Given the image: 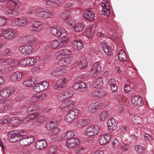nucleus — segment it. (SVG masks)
<instances>
[{
	"mask_svg": "<svg viewBox=\"0 0 154 154\" xmlns=\"http://www.w3.org/2000/svg\"><path fill=\"white\" fill-rule=\"evenodd\" d=\"M20 143L22 146H26L33 143L35 140L33 136L29 135V133L23 131L19 132Z\"/></svg>",
	"mask_w": 154,
	"mask_h": 154,
	"instance_id": "nucleus-1",
	"label": "nucleus"
},
{
	"mask_svg": "<svg viewBox=\"0 0 154 154\" xmlns=\"http://www.w3.org/2000/svg\"><path fill=\"white\" fill-rule=\"evenodd\" d=\"M35 49L34 46L30 44L20 46L18 48L19 52L24 56L29 55L32 54L34 51Z\"/></svg>",
	"mask_w": 154,
	"mask_h": 154,
	"instance_id": "nucleus-2",
	"label": "nucleus"
},
{
	"mask_svg": "<svg viewBox=\"0 0 154 154\" xmlns=\"http://www.w3.org/2000/svg\"><path fill=\"white\" fill-rule=\"evenodd\" d=\"M47 129L51 131V134L53 135H57L61 131V129L58 126V123L56 122H48L46 125Z\"/></svg>",
	"mask_w": 154,
	"mask_h": 154,
	"instance_id": "nucleus-3",
	"label": "nucleus"
},
{
	"mask_svg": "<svg viewBox=\"0 0 154 154\" xmlns=\"http://www.w3.org/2000/svg\"><path fill=\"white\" fill-rule=\"evenodd\" d=\"M99 131V129L98 125H90L86 129L84 134L88 136H92L97 134Z\"/></svg>",
	"mask_w": 154,
	"mask_h": 154,
	"instance_id": "nucleus-4",
	"label": "nucleus"
},
{
	"mask_svg": "<svg viewBox=\"0 0 154 154\" xmlns=\"http://www.w3.org/2000/svg\"><path fill=\"white\" fill-rule=\"evenodd\" d=\"M79 114V110L74 109L69 112L65 116V120L67 122H72L78 117Z\"/></svg>",
	"mask_w": 154,
	"mask_h": 154,
	"instance_id": "nucleus-5",
	"label": "nucleus"
},
{
	"mask_svg": "<svg viewBox=\"0 0 154 154\" xmlns=\"http://www.w3.org/2000/svg\"><path fill=\"white\" fill-rule=\"evenodd\" d=\"M51 33L56 37H60L66 35V31L65 29L60 27H52L51 29Z\"/></svg>",
	"mask_w": 154,
	"mask_h": 154,
	"instance_id": "nucleus-6",
	"label": "nucleus"
},
{
	"mask_svg": "<svg viewBox=\"0 0 154 154\" xmlns=\"http://www.w3.org/2000/svg\"><path fill=\"white\" fill-rule=\"evenodd\" d=\"M72 54V51L67 49L60 50L57 51L55 54L56 58L60 60L63 58H68Z\"/></svg>",
	"mask_w": 154,
	"mask_h": 154,
	"instance_id": "nucleus-7",
	"label": "nucleus"
},
{
	"mask_svg": "<svg viewBox=\"0 0 154 154\" xmlns=\"http://www.w3.org/2000/svg\"><path fill=\"white\" fill-rule=\"evenodd\" d=\"M69 22V25L73 28L75 32H81L84 29V23H76L73 20H70Z\"/></svg>",
	"mask_w": 154,
	"mask_h": 154,
	"instance_id": "nucleus-8",
	"label": "nucleus"
},
{
	"mask_svg": "<svg viewBox=\"0 0 154 154\" xmlns=\"http://www.w3.org/2000/svg\"><path fill=\"white\" fill-rule=\"evenodd\" d=\"M101 66L99 62L94 63L92 66L91 69L89 72L91 76L94 77L96 76L100 73L101 70Z\"/></svg>",
	"mask_w": 154,
	"mask_h": 154,
	"instance_id": "nucleus-9",
	"label": "nucleus"
},
{
	"mask_svg": "<svg viewBox=\"0 0 154 154\" xmlns=\"http://www.w3.org/2000/svg\"><path fill=\"white\" fill-rule=\"evenodd\" d=\"M103 8L101 14L107 17L110 14V7L108 2L106 0H103L100 3Z\"/></svg>",
	"mask_w": 154,
	"mask_h": 154,
	"instance_id": "nucleus-10",
	"label": "nucleus"
},
{
	"mask_svg": "<svg viewBox=\"0 0 154 154\" xmlns=\"http://www.w3.org/2000/svg\"><path fill=\"white\" fill-rule=\"evenodd\" d=\"M4 13L6 15L12 16L16 15L19 13V10L18 8H13L12 6L8 7V4L6 8L4 11Z\"/></svg>",
	"mask_w": 154,
	"mask_h": 154,
	"instance_id": "nucleus-11",
	"label": "nucleus"
},
{
	"mask_svg": "<svg viewBox=\"0 0 154 154\" xmlns=\"http://www.w3.org/2000/svg\"><path fill=\"white\" fill-rule=\"evenodd\" d=\"M80 141L79 139L76 138L69 139L66 142L65 145L68 148H73L80 144Z\"/></svg>",
	"mask_w": 154,
	"mask_h": 154,
	"instance_id": "nucleus-12",
	"label": "nucleus"
},
{
	"mask_svg": "<svg viewBox=\"0 0 154 154\" xmlns=\"http://www.w3.org/2000/svg\"><path fill=\"white\" fill-rule=\"evenodd\" d=\"M36 16L41 18L47 19L51 18L54 16L51 12L46 11H40L36 13Z\"/></svg>",
	"mask_w": 154,
	"mask_h": 154,
	"instance_id": "nucleus-13",
	"label": "nucleus"
},
{
	"mask_svg": "<svg viewBox=\"0 0 154 154\" xmlns=\"http://www.w3.org/2000/svg\"><path fill=\"white\" fill-rule=\"evenodd\" d=\"M15 91L14 88L6 87L0 92V95L3 97H8L11 94H13Z\"/></svg>",
	"mask_w": 154,
	"mask_h": 154,
	"instance_id": "nucleus-14",
	"label": "nucleus"
},
{
	"mask_svg": "<svg viewBox=\"0 0 154 154\" xmlns=\"http://www.w3.org/2000/svg\"><path fill=\"white\" fill-rule=\"evenodd\" d=\"M100 45L105 53L109 56L112 55V48L106 42L103 41L101 42Z\"/></svg>",
	"mask_w": 154,
	"mask_h": 154,
	"instance_id": "nucleus-15",
	"label": "nucleus"
},
{
	"mask_svg": "<svg viewBox=\"0 0 154 154\" xmlns=\"http://www.w3.org/2000/svg\"><path fill=\"white\" fill-rule=\"evenodd\" d=\"M83 16L85 19L89 21L93 20L95 18V14L91 9H86Z\"/></svg>",
	"mask_w": 154,
	"mask_h": 154,
	"instance_id": "nucleus-16",
	"label": "nucleus"
},
{
	"mask_svg": "<svg viewBox=\"0 0 154 154\" xmlns=\"http://www.w3.org/2000/svg\"><path fill=\"white\" fill-rule=\"evenodd\" d=\"M44 4L47 6L51 7H57L61 4L60 0H43Z\"/></svg>",
	"mask_w": 154,
	"mask_h": 154,
	"instance_id": "nucleus-17",
	"label": "nucleus"
},
{
	"mask_svg": "<svg viewBox=\"0 0 154 154\" xmlns=\"http://www.w3.org/2000/svg\"><path fill=\"white\" fill-rule=\"evenodd\" d=\"M111 138V135L109 134H106L100 136L98 139L99 143L100 145L106 144L109 141Z\"/></svg>",
	"mask_w": 154,
	"mask_h": 154,
	"instance_id": "nucleus-18",
	"label": "nucleus"
},
{
	"mask_svg": "<svg viewBox=\"0 0 154 154\" xmlns=\"http://www.w3.org/2000/svg\"><path fill=\"white\" fill-rule=\"evenodd\" d=\"M93 98L95 100H98L104 97L105 93L103 90H96L92 92Z\"/></svg>",
	"mask_w": 154,
	"mask_h": 154,
	"instance_id": "nucleus-19",
	"label": "nucleus"
},
{
	"mask_svg": "<svg viewBox=\"0 0 154 154\" xmlns=\"http://www.w3.org/2000/svg\"><path fill=\"white\" fill-rule=\"evenodd\" d=\"M3 36L4 38L6 39L13 38L15 36V32L11 29H7L3 31Z\"/></svg>",
	"mask_w": 154,
	"mask_h": 154,
	"instance_id": "nucleus-20",
	"label": "nucleus"
},
{
	"mask_svg": "<svg viewBox=\"0 0 154 154\" xmlns=\"http://www.w3.org/2000/svg\"><path fill=\"white\" fill-rule=\"evenodd\" d=\"M16 133L15 131L11 132L8 134L9 140L11 142H15L17 140H19V132Z\"/></svg>",
	"mask_w": 154,
	"mask_h": 154,
	"instance_id": "nucleus-21",
	"label": "nucleus"
},
{
	"mask_svg": "<svg viewBox=\"0 0 154 154\" xmlns=\"http://www.w3.org/2000/svg\"><path fill=\"white\" fill-rule=\"evenodd\" d=\"M131 101L132 103L135 106L140 107L143 105L142 98L138 95L132 97Z\"/></svg>",
	"mask_w": 154,
	"mask_h": 154,
	"instance_id": "nucleus-22",
	"label": "nucleus"
},
{
	"mask_svg": "<svg viewBox=\"0 0 154 154\" xmlns=\"http://www.w3.org/2000/svg\"><path fill=\"white\" fill-rule=\"evenodd\" d=\"M108 130L110 132L115 130L117 128V124L114 119H109L107 121Z\"/></svg>",
	"mask_w": 154,
	"mask_h": 154,
	"instance_id": "nucleus-23",
	"label": "nucleus"
},
{
	"mask_svg": "<svg viewBox=\"0 0 154 154\" xmlns=\"http://www.w3.org/2000/svg\"><path fill=\"white\" fill-rule=\"evenodd\" d=\"M23 77L22 73L20 71H17L12 73L11 75V80L14 82L20 80Z\"/></svg>",
	"mask_w": 154,
	"mask_h": 154,
	"instance_id": "nucleus-24",
	"label": "nucleus"
},
{
	"mask_svg": "<svg viewBox=\"0 0 154 154\" xmlns=\"http://www.w3.org/2000/svg\"><path fill=\"white\" fill-rule=\"evenodd\" d=\"M72 45L74 49L78 51H80L84 48L82 41L80 40H77L74 41Z\"/></svg>",
	"mask_w": 154,
	"mask_h": 154,
	"instance_id": "nucleus-25",
	"label": "nucleus"
},
{
	"mask_svg": "<svg viewBox=\"0 0 154 154\" xmlns=\"http://www.w3.org/2000/svg\"><path fill=\"white\" fill-rule=\"evenodd\" d=\"M88 124V121L87 119H80L76 122L75 126L80 129H82L86 127Z\"/></svg>",
	"mask_w": 154,
	"mask_h": 154,
	"instance_id": "nucleus-26",
	"label": "nucleus"
},
{
	"mask_svg": "<svg viewBox=\"0 0 154 154\" xmlns=\"http://www.w3.org/2000/svg\"><path fill=\"white\" fill-rule=\"evenodd\" d=\"M66 73V70L65 69H56L53 70L51 75L56 77L63 75Z\"/></svg>",
	"mask_w": 154,
	"mask_h": 154,
	"instance_id": "nucleus-27",
	"label": "nucleus"
},
{
	"mask_svg": "<svg viewBox=\"0 0 154 154\" xmlns=\"http://www.w3.org/2000/svg\"><path fill=\"white\" fill-rule=\"evenodd\" d=\"M48 146V144L45 140H40L35 143L36 148L37 149H42Z\"/></svg>",
	"mask_w": 154,
	"mask_h": 154,
	"instance_id": "nucleus-28",
	"label": "nucleus"
},
{
	"mask_svg": "<svg viewBox=\"0 0 154 154\" xmlns=\"http://www.w3.org/2000/svg\"><path fill=\"white\" fill-rule=\"evenodd\" d=\"M75 105V102L70 100H68L65 102L62 103L60 106V109L65 108L67 107L72 108Z\"/></svg>",
	"mask_w": 154,
	"mask_h": 154,
	"instance_id": "nucleus-29",
	"label": "nucleus"
},
{
	"mask_svg": "<svg viewBox=\"0 0 154 154\" xmlns=\"http://www.w3.org/2000/svg\"><path fill=\"white\" fill-rule=\"evenodd\" d=\"M67 79L65 78H62L56 82L55 87L57 88H64L66 85Z\"/></svg>",
	"mask_w": 154,
	"mask_h": 154,
	"instance_id": "nucleus-30",
	"label": "nucleus"
},
{
	"mask_svg": "<svg viewBox=\"0 0 154 154\" xmlns=\"http://www.w3.org/2000/svg\"><path fill=\"white\" fill-rule=\"evenodd\" d=\"M71 16V13L69 11H66V12L63 13L61 14V17L62 18L65 20L66 23L69 25V21L72 20L70 18Z\"/></svg>",
	"mask_w": 154,
	"mask_h": 154,
	"instance_id": "nucleus-31",
	"label": "nucleus"
},
{
	"mask_svg": "<svg viewBox=\"0 0 154 154\" xmlns=\"http://www.w3.org/2000/svg\"><path fill=\"white\" fill-rule=\"evenodd\" d=\"M103 84V78L100 77L93 81L92 85L94 87L98 88L101 87Z\"/></svg>",
	"mask_w": 154,
	"mask_h": 154,
	"instance_id": "nucleus-32",
	"label": "nucleus"
},
{
	"mask_svg": "<svg viewBox=\"0 0 154 154\" xmlns=\"http://www.w3.org/2000/svg\"><path fill=\"white\" fill-rule=\"evenodd\" d=\"M49 47L53 49H59L61 48L59 40H54L51 41L49 44Z\"/></svg>",
	"mask_w": 154,
	"mask_h": 154,
	"instance_id": "nucleus-33",
	"label": "nucleus"
},
{
	"mask_svg": "<svg viewBox=\"0 0 154 154\" xmlns=\"http://www.w3.org/2000/svg\"><path fill=\"white\" fill-rule=\"evenodd\" d=\"M60 37L61 38L59 40V42L61 48L67 45L69 42V40L67 35V34L66 35H63Z\"/></svg>",
	"mask_w": 154,
	"mask_h": 154,
	"instance_id": "nucleus-34",
	"label": "nucleus"
},
{
	"mask_svg": "<svg viewBox=\"0 0 154 154\" xmlns=\"http://www.w3.org/2000/svg\"><path fill=\"white\" fill-rule=\"evenodd\" d=\"M109 84L110 88L113 92H115L117 90V87L116 85V82L114 79H111L109 81Z\"/></svg>",
	"mask_w": 154,
	"mask_h": 154,
	"instance_id": "nucleus-35",
	"label": "nucleus"
},
{
	"mask_svg": "<svg viewBox=\"0 0 154 154\" xmlns=\"http://www.w3.org/2000/svg\"><path fill=\"white\" fill-rule=\"evenodd\" d=\"M109 116V112L104 111H102L100 114L99 116V120L101 121H103L107 119Z\"/></svg>",
	"mask_w": 154,
	"mask_h": 154,
	"instance_id": "nucleus-36",
	"label": "nucleus"
},
{
	"mask_svg": "<svg viewBox=\"0 0 154 154\" xmlns=\"http://www.w3.org/2000/svg\"><path fill=\"white\" fill-rule=\"evenodd\" d=\"M34 84V81L31 78H29L25 79L23 82V86L25 87H32Z\"/></svg>",
	"mask_w": 154,
	"mask_h": 154,
	"instance_id": "nucleus-37",
	"label": "nucleus"
},
{
	"mask_svg": "<svg viewBox=\"0 0 154 154\" xmlns=\"http://www.w3.org/2000/svg\"><path fill=\"white\" fill-rule=\"evenodd\" d=\"M59 60V64L60 66H66L69 65L71 63V60L68 58H63L60 60Z\"/></svg>",
	"mask_w": 154,
	"mask_h": 154,
	"instance_id": "nucleus-38",
	"label": "nucleus"
},
{
	"mask_svg": "<svg viewBox=\"0 0 154 154\" xmlns=\"http://www.w3.org/2000/svg\"><path fill=\"white\" fill-rule=\"evenodd\" d=\"M33 24L34 27L36 28V32H39L42 30L43 26L41 22L36 21L34 22Z\"/></svg>",
	"mask_w": 154,
	"mask_h": 154,
	"instance_id": "nucleus-39",
	"label": "nucleus"
},
{
	"mask_svg": "<svg viewBox=\"0 0 154 154\" xmlns=\"http://www.w3.org/2000/svg\"><path fill=\"white\" fill-rule=\"evenodd\" d=\"M61 93L66 100L72 97L73 96L72 91L69 89L64 90L61 92Z\"/></svg>",
	"mask_w": 154,
	"mask_h": 154,
	"instance_id": "nucleus-40",
	"label": "nucleus"
},
{
	"mask_svg": "<svg viewBox=\"0 0 154 154\" xmlns=\"http://www.w3.org/2000/svg\"><path fill=\"white\" fill-rule=\"evenodd\" d=\"M118 58L119 60L121 61H125L127 60L126 54L123 50H120L119 53Z\"/></svg>",
	"mask_w": 154,
	"mask_h": 154,
	"instance_id": "nucleus-41",
	"label": "nucleus"
},
{
	"mask_svg": "<svg viewBox=\"0 0 154 154\" xmlns=\"http://www.w3.org/2000/svg\"><path fill=\"white\" fill-rule=\"evenodd\" d=\"M115 68L117 72L119 73H120L122 70V63L118 61L115 62Z\"/></svg>",
	"mask_w": 154,
	"mask_h": 154,
	"instance_id": "nucleus-42",
	"label": "nucleus"
},
{
	"mask_svg": "<svg viewBox=\"0 0 154 154\" xmlns=\"http://www.w3.org/2000/svg\"><path fill=\"white\" fill-rule=\"evenodd\" d=\"M19 20L20 27L25 26L28 22L27 18L24 17H19Z\"/></svg>",
	"mask_w": 154,
	"mask_h": 154,
	"instance_id": "nucleus-43",
	"label": "nucleus"
},
{
	"mask_svg": "<svg viewBox=\"0 0 154 154\" xmlns=\"http://www.w3.org/2000/svg\"><path fill=\"white\" fill-rule=\"evenodd\" d=\"M26 60L28 66H32L36 62L35 58L32 57L27 58Z\"/></svg>",
	"mask_w": 154,
	"mask_h": 154,
	"instance_id": "nucleus-44",
	"label": "nucleus"
},
{
	"mask_svg": "<svg viewBox=\"0 0 154 154\" xmlns=\"http://www.w3.org/2000/svg\"><path fill=\"white\" fill-rule=\"evenodd\" d=\"M79 67L81 69H83L86 67L88 66V62L87 60L84 59L79 63Z\"/></svg>",
	"mask_w": 154,
	"mask_h": 154,
	"instance_id": "nucleus-45",
	"label": "nucleus"
},
{
	"mask_svg": "<svg viewBox=\"0 0 154 154\" xmlns=\"http://www.w3.org/2000/svg\"><path fill=\"white\" fill-rule=\"evenodd\" d=\"M120 140L118 137L117 138H115L112 143V146L115 148L119 147L120 146Z\"/></svg>",
	"mask_w": 154,
	"mask_h": 154,
	"instance_id": "nucleus-46",
	"label": "nucleus"
},
{
	"mask_svg": "<svg viewBox=\"0 0 154 154\" xmlns=\"http://www.w3.org/2000/svg\"><path fill=\"white\" fill-rule=\"evenodd\" d=\"M20 3V2L19 0H11L9 1H8L7 4H8V6L9 7L10 6H12L14 5H18Z\"/></svg>",
	"mask_w": 154,
	"mask_h": 154,
	"instance_id": "nucleus-47",
	"label": "nucleus"
},
{
	"mask_svg": "<svg viewBox=\"0 0 154 154\" xmlns=\"http://www.w3.org/2000/svg\"><path fill=\"white\" fill-rule=\"evenodd\" d=\"M14 62V61L11 59H8L5 60L2 59L0 60V64H3L6 65H10Z\"/></svg>",
	"mask_w": 154,
	"mask_h": 154,
	"instance_id": "nucleus-48",
	"label": "nucleus"
},
{
	"mask_svg": "<svg viewBox=\"0 0 154 154\" xmlns=\"http://www.w3.org/2000/svg\"><path fill=\"white\" fill-rule=\"evenodd\" d=\"M79 91H84L87 90V84L84 82H79Z\"/></svg>",
	"mask_w": 154,
	"mask_h": 154,
	"instance_id": "nucleus-49",
	"label": "nucleus"
},
{
	"mask_svg": "<svg viewBox=\"0 0 154 154\" xmlns=\"http://www.w3.org/2000/svg\"><path fill=\"white\" fill-rule=\"evenodd\" d=\"M3 106L4 107L5 110L6 111L10 109L11 108V105L10 100H6L3 103Z\"/></svg>",
	"mask_w": 154,
	"mask_h": 154,
	"instance_id": "nucleus-50",
	"label": "nucleus"
},
{
	"mask_svg": "<svg viewBox=\"0 0 154 154\" xmlns=\"http://www.w3.org/2000/svg\"><path fill=\"white\" fill-rule=\"evenodd\" d=\"M2 54L4 56H10L12 54V51L8 48L4 49L1 51Z\"/></svg>",
	"mask_w": 154,
	"mask_h": 154,
	"instance_id": "nucleus-51",
	"label": "nucleus"
},
{
	"mask_svg": "<svg viewBox=\"0 0 154 154\" xmlns=\"http://www.w3.org/2000/svg\"><path fill=\"white\" fill-rule=\"evenodd\" d=\"M120 149L123 152L128 151L130 149V145L128 144L124 143L121 145Z\"/></svg>",
	"mask_w": 154,
	"mask_h": 154,
	"instance_id": "nucleus-52",
	"label": "nucleus"
},
{
	"mask_svg": "<svg viewBox=\"0 0 154 154\" xmlns=\"http://www.w3.org/2000/svg\"><path fill=\"white\" fill-rule=\"evenodd\" d=\"M28 115L27 118L29 119V120L33 119L39 115V113L35 112L29 113Z\"/></svg>",
	"mask_w": 154,
	"mask_h": 154,
	"instance_id": "nucleus-53",
	"label": "nucleus"
},
{
	"mask_svg": "<svg viewBox=\"0 0 154 154\" xmlns=\"http://www.w3.org/2000/svg\"><path fill=\"white\" fill-rule=\"evenodd\" d=\"M75 135L74 132L72 131H69L67 132L66 134V138L67 139H70L72 138H75L74 137Z\"/></svg>",
	"mask_w": 154,
	"mask_h": 154,
	"instance_id": "nucleus-54",
	"label": "nucleus"
},
{
	"mask_svg": "<svg viewBox=\"0 0 154 154\" xmlns=\"http://www.w3.org/2000/svg\"><path fill=\"white\" fill-rule=\"evenodd\" d=\"M15 105V106L16 108L19 109H22L26 107V105L23 104L21 101L20 102H17Z\"/></svg>",
	"mask_w": 154,
	"mask_h": 154,
	"instance_id": "nucleus-55",
	"label": "nucleus"
},
{
	"mask_svg": "<svg viewBox=\"0 0 154 154\" xmlns=\"http://www.w3.org/2000/svg\"><path fill=\"white\" fill-rule=\"evenodd\" d=\"M27 36L29 43H33L37 42L36 38L32 35H28Z\"/></svg>",
	"mask_w": 154,
	"mask_h": 154,
	"instance_id": "nucleus-56",
	"label": "nucleus"
},
{
	"mask_svg": "<svg viewBox=\"0 0 154 154\" xmlns=\"http://www.w3.org/2000/svg\"><path fill=\"white\" fill-rule=\"evenodd\" d=\"M18 65L22 67H28L26 58L21 60L19 62Z\"/></svg>",
	"mask_w": 154,
	"mask_h": 154,
	"instance_id": "nucleus-57",
	"label": "nucleus"
},
{
	"mask_svg": "<svg viewBox=\"0 0 154 154\" xmlns=\"http://www.w3.org/2000/svg\"><path fill=\"white\" fill-rule=\"evenodd\" d=\"M38 100H42L46 98L47 96L45 92H43L41 93H37Z\"/></svg>",
	"mask_w": 154,
	"mask_h": 154,
	"instance_id": "nucleus-58",
	"label": "nucleus"
},
{
	"mask_svg": "<svg viewBox=\"0 0 154 154\" xmlns=\"http://www.w3.org/2000/svg\"><path fill=\"white\" fill-rule=\"evenodd\" d=\"M11 24L14 26L20 27L19 18L13 20L11 22Z\"/></svg>",
	"mask_w": 154,
	"mask_h": 154,
	"instance_id": "nucleus-59",
	"label": "nucleus"
},
{
	"mask_svg": "<svg viewBox=\"0 0 154 154\" xmlns=\"http://www.w3.org/2000/svg\"><path fill=\"white\" fill-rule=\"evenodd\" d=\"M134 147L135 151L138 153H141L144 150L143 147L140 146L136 145L134 146Z\"/></svg>",
	"mask_w": 154,
	"mask_h": 154,
	"instance_id": "nucleus-60",
	"label": "nucleus"
},
{
	"mask_svg": "<svg viewBox=\"0 0 154 154\" xmlns=\"http://www.w3.org/2000/svg\"><path fill=\"white\" fill-rule=\"evenodd\" d=\"M50 138L51 141L54 142H58L60 139L58 135H53L51 134Z\"/></svg>",
	"mask_w": 154,
	"mask_h": 154,
	"instance_id": "nucleus-61",
	"label": "nucleus"
},
{
	"mask_svg": "<svg viewBox=\"0 0 154 154\" xmlns=\"http://www.w3.org/2000/svg\"><path fill=\"white\" fill-rule=\"evenodd\" d=\"M99 102L102 109L105 108L109 105V103L107 100H103L99 101Z\"/></svg>",
	"mask_w": 154,
	"mask_h": 154,
	"instance_id": "nucleus-62",
	"label": "nucleus"
},
{
	"mask_svg": "<svg viewBox=\"0 0 154 154\" xmlns=\"http://www.w3.org/2000/svg\"><path fill=\"white\" fill-rule=\"evenodd\" d=\"M42 88L40 83L36 85L34 87V90L36 92H40L43 91V90Z\"/></svg>",
	"mask_w": 154,
	"mask_h": 154,
	"instance_id": "nucleus-63",
	"label": "nucleus"
},
{
	"mask_svg": "<svg viewBox=\"0 0 154 154\" xmlns=\"http://www.w3.org/2000/svg\"><path fill=\"white\" fill-rule=\"evenodd\" d=\"M12 122L11 123H13L14 125H17L22 123V121L18 118H13L12 119Z\"/></svg>",
	"mask_w": 154,
	"mask_h": 154,
	"instance_id": "nucleus-64",
	"label": "nucleus"
}]
</instances>
